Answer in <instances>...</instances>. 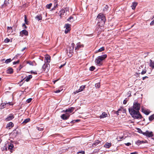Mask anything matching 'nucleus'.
Segmentation results:
<instances>
[{
  "mask_svg": "<svg viewBox=\"0 0 154 154\" xmlns=\"http://www.w3.org/2000/svg\"><path fill=\"white\" fill-rule=\"evenodd\" d=\"M140 107V105L137 102H134L133 105L131 107L135 111H139Z\"/></svg>",
  "mask_w": 154,
  "mask_h": 154,
  "instance_id": "5",
  "label": "nucleus"
},
{
  "mask_svg": "<svg viewBox=\"0 0 154 154\" xmlns=\"http://www.w3.org/2000/svg\"><path fill=\"white\" fill-rule=\"evenodd\" d=\"M74 45V43H72L70 45L68 46L67 48V53L68 54V56L69 57H71L73 53Z\"/></svg>",
  "mask_w": 154,
  "mask_h": 154,
  "instance_id": "4",
  "label": "nucleus"
},
{
  "mask_svg": "<svg viewBox=\"0 0 154 154\" xmlns=\"http://www.w3.org/2000/svg\"><path fill=\"white\" fill-rule=\"evenodd\" d=\"M70 25L69 24H66L64 26V27L66 28V29H65L64 31L65 33H67L68 32L70 31Z\"/></svg>",
  "mask_w": 154,
  "mask_h": 154,
  "instance_id": "8",
  "label": "nucleus"
},
{
  "mask_svg": "<svg viewBox=\"0 0 154 154\" xmlns=\"http://www.w3.org/2000/svg\"><path fill=\"white\" fill-rule=\"evenodd\" d=\"M10 42V39L8 38H6L4 40V42L5 43H8Z\"/></svg>",
  "mask_w": 154,
  "mask_h": 154,
  "instance_id": "42",
  "label": "nucleus"
},
{
  "mask_svg": "<svg viewBox=\"0 0 154 154\" xmlns=\"http://www.w3.org/2000/svg\"><path fill=\"white\" fill-rule=\"evenodd\" d=\"M85 88V86H82L80 87V88L79 89V91H82Z\"/></svg>",
  "mask_w": 154,
  "mask_h": 154,
  "instance_id": "36",
  "label": "nucleus"
},
{
  "mask_svg": "<svg viewBox=\"0 0 154 154\" xmlns=\"http://www.w3.org/2000/svg\"><path fill=\"white\" fill-rule=\"evenodd\" d=\"M14 126V124L11 122H10L8 123L6 125V128L10 129Z\"/></svg>",
  "mask_w": 154,
  "mask_h": 154,
  "instance_id": "15",
  "label": "nucleus"
},
{
  "mask_svg": "<svg viewBox=\"0 0 154 154\" xmlns=\"http://www.w3.org/2000/svg\"><path fill=\"white\" fill-rule=\"evenodd\" d=\"M31 73L32 74H36L37 72H34L33 71H31Z\"/></svg>",
  "mask_w": 154,
  "mask_h": 154,
  "instance_id": "51",
  "label": "nucleus"
},
{
  "mask_svg": "<svg viewBox=\"0 0 154 154\" xmlns=\"http://www.w3.org/2000/svg\"><path fill=\"white\" fill-rule=\"evenodd\" d=\"M32 100V99L31 98H29L27 100L26 102L28 103H29Z\"/></svg>",
  "mask_w": 154,
  "mask_h": 154,
  "instance_id": "43",
  "label": "nucleus"
},
{
  "mask_svg": "<svg viewBox=\"0 0 154 154\" xmlns=\"http://www.w3.org/2000/svg\"><path fill=\"white\" fill-rule=\"evenodd\" d=\"M26 48V47L24 48H23L22 49L21 51H24V50H25Z\"/></svg>",
  "mask_w": 154,
  "mask_h": 154,
  "instance_id": "61",
  "label": "nucleus"
},
{
  "mask_svg": "<svg viewBox=\"0 0 154 154\" xmlns=\"http://www.w3.org/2000/svg\"><path fill=\"white\" fill-rule=\"evenodd\" d=\"M149 120L150 121L154 119V114L150 116L149 118Z\"/></svg>",
  "mask_w": 154,
  "mask_h": 154,
  "instance_id": "30",
  "label": "nucleus"
},
{
  "mask_svg": "<svg viewBox=\"0 0 154 154\" xmlns=\"http://www.w3.org/2000/svg\"><path fill=\"white\" fill-rule=\"evenodd\" d=\"M107 115L105 112H103L102 114L100 116V119H103L106 117Z\"/></svg>",
  "mask_w": 154,
  "mask_h": 154,
  "instance_id": "22",
  "label": "nucleus"
},
{
  "mask_svg": "<svg viewBox=\"0 0 154 154\" xmlns=\"http://www.w3.org/2000/svg\"><path fill=\"white\" fill-rule=\"evenodd\" d=\"M109 8L108 6L107 5H106L105 7V9H107Z\"/></svg>",
  "mask_w": 154,
  "mask_h": 154,
  "instance_id": "58",
  "label": "nucleus"
},
{
  "mask_svg": "<svg viewBox=\"0 0 154 154\" xmlns=\"http://www.w3.org/2000/svg\"><path fill=\"white\" fill-rule=\"evenodd\" d=\"M11 58L8 59L6 60L5 63L6 64H8V63L10 62L11 61Z\"/></svg>",
  "mask_w": 154,
  "mask_h": 154,
  "instance_id": "35",
  "label": "nucleus"
},
{
  "mask_svg": "<svg viewBox=\"0 0 154 154\" xmlns=\"http://www.w3.org/2000/svg\"><path fill=\"white\" fill-rule=\"evenodd\" d=\"M137 131L140 134H143V132L141 130L140 128H137Z\"/></svg>",
  "mask_w": 154,
  "mask_h": 154,
  "instance_id": "38",
  "label": "nucleus"
},
{
  "mask_svg": "<svg viewBox=\"0 0 154 154\" xmlns=\"http://www.w3.org/2000/svg\"><path fill=\"white\" fill-rule=\"evenodd\" d=\"M112 145V143H111L106 142L104 145V146L106 148H109Z\"/></svg>",
  "mask_w": 154,
  "mask_h": 154,
  "instance_id": "19",
  "label": "nucleus"
},
{
  "mask_svg": "<svg viewBox=\"0 0 154 154\" xmlns=\"http://www.w3.org/2000/svg\"><path fill=\"white\" fill-rule=\"evenodd\" d=\"M148 78V77L147 76H146L143 77L142 79L143 80L145 79L146 78Z\"/></svg>",
  "mask_w": 154,
  "mask_h": 154,
  "instance_id": "56",
  "label": "nucleus"
},
{
  "mask_svg": "<svg viewBox=\"0 0 154 154\" xmlns=\"http://www.w3.org/2000/svg\"><path fill=\"white\" fill-rule=\"evenodd\" d=\"M45 58L47 62L48 63L50 62V57L49 56L46 57Z\"/></svg>",
  "mask_w": 154,
  "mask_h": 154,
  "instance_id": "31",
  "label": "nucleus"
},
{
  "mask_svg": "<svg viewBox=\"0 0 154 154\" xmlns=\"http://www.w3.org/2000/svg\"><path fill=\"white\" fill-rule=\"evenodd\" d=\"M19 60H18L16 61H15V62H14L13 63V64L14 65V64H17V63H19Z\"/></svg>",
  "mask_w": 154,
  "mask_h": 154,
  "instance_id": "47",
  "label": "nucleus"
},
{
  "mask_svg": "<svg viewBox=\"0 0 154 154\" xmlns=\"http://www.w3.org/2000/svg\"><path fill=\"white\" fill-rule=\"evenodd\" d=\"M20 35L21 36H23V35H28V32L26 30H23L20 32Z\"/></svg>",
  "mask_w": 154,
  "mask_h": 154,
  "instance_id": "11",
  "label": "nucleus"
},
{
  "mask_svg": "<svg viewBox=\"0 0 154 154\" xmlns=\"http://www.w3.org/2000/svg\"><path fill=\"white\" fill-rule=\"evenodd\" d=\"M95 86L96 88H99L100 86V83H96L95 85Z\"/></svg>",
  "mask_w": 154,
  "mask_h": 154,
  "instance_id": "33",
  "label": "nucleus"
},
{
  "mask_svg": "<svg viewBox=\"0 0 154 154\" xmlns=\"http://www.w3.org/2000/svg\"><path fill=\"white\" fill-rule=\"evenodd\" d=\"M49 64L48 63H45L44 64L42 67L43 70L46 72H47L48 71V69H49Z\"/></svg>",
  "mask_w": 154,
  "mask_h": 154,
  "instance_id": "6",
  "label": "nucleus"
},
{
  "mask_svg": "<svg viewBox=\"0 0 154 154\" xmlns=\"http://www.w3.org/2000/svg\"><path fill=\"white\" fill-rule=\"evenodd\" d=\"M6 72L8 74H12L13 73V69L12 68H10L7 70Z\"/></svg>",
  "mask_w": 154,
  "mask_h": 154,
  "instance_id": "21",
  "label": "nucleus"
},
{
  "mask_svg": "<svg viewBox=\"0 0 154 154\" xmlns=\"http://www.w3.org/2000/svg\"><path fill=\"white\" fill-rule=\"evenodd\" d=\"M35 18L38 20H42V17L41 15H38L35 17Z\"/></svg>",
  "mask_w": 154,
  "mask_h": 154,
  "instance_id": "26",
  "label": "nucleus"
},
{
  "mask_svg": "<svg viewBox=\"0 0 154 154\" xmlns=\"http://www.w3.org/2000/svg\"><path fill=\"white\" fill-rule=\"evenodd\" d=\"M9 0H5L4 2V5L6 6L9 4Z\"/></svg>",
  "mask_w": 154,
  "mask_h": 154,
  "instance_id": "32",
  "label": "nucleus"
},
{
  "mask_svg": "<svg viewBox=\"0 0 154 154\" xmlns=\"http://www.w3.org/2000/svg\"><path fill=\"white\" fill-rule=\"evenodd\" d=\"M142 111L146 115H148L149 113L150 112L148 110L144 109L143 107L142 108Z\"/></svg>",
  "mask_w": 154,
  "mask_h": 154,
  "instance_id": "14",
  "label": "nucleus"
},
{
  "mask_svg": "<svg viewBox=\"0 0 154 154\" xmlns=\"http://www.w3.org/2000/svg\"><path fill=\"white\" fill-rule=\"evenodd\" d=\"M73 110L74 108L72 107H71L65 110V112L66 113H68L69 114V113H71L73 111Z\"/></svg>",
  "mask_w": 154,
  "mask_h": 154,
  "instance_id": "13",
  "label": "nucleus"
},
{
  "mask_svg": "<svg viewBox=\"0 0 154 154\" xmlns=\"http://www.w3.org/2000/svg\"><path fill=\"white\" fill-rule=\"evenodd\" d=\"M6 105L4 103H2L0 105V109H2L4 108L5 106V105Z\"/></svg>",
  "mask_w": 154,
  "mask_h": 154,
  "instance_id": "29",
  "label": "nucleus"
},
{
  "mask_svg": "<svg viewBox=\"0 0 154 154\" xmlns=\"http://www.w3.org/2000/svg\"><path fill=\"white\" fill-rule=\"evenodd\" d=\"M73 19V17H72L71 16L67 20L68 21H71V20L72 19Z\"/></svg>",
  "mask_w": 154,
  "mask_h": 154,
  "instance_id": "46",
  "label": "nucleus"
},
{
  "mask_svg": "<svg viewBox=\"0 0 154 154\" xmlns=\"http://www.w3.org/2000/svg\"><path fill=\"white\" fill-rule=\"evenodd\" d=\"M83 46L81 44V43L79 42L78 43L76 44V47L75 48V50H79V48L82 47Z\"/></svg>",
  "mask_w": 154,
  "mask_h": 154,
  "instance_id": "17",
  "label": "nucleus"
},
{
  "mask_svg": "<svg viewBox=\"0 0 154 154\" xmlns=\"http://www.w3.org/2000/svg\"><path fill=\"white\" fill-rule=\"evenodd\" d=\"M107 56L106 54L98 56L95 61L96 64L99 66H102L103 63L102 61L106 58Z\"/></svg>",
  "mask_w": 154,
  "mask_h": 154,
  "instance_id": "3",
  "label": "nucleus"
},
{
  "mask_svg": "<svg viewBox=\"0 0 154 154\" xmlns=\"http://www.w3.org/2000/svg\"><path fill=\"white\" fill-rule=\"evenodd\" d=\"M51 5H52L51 3H50L48 5H46V7H47V8L50 9V7H51Z\"/></svg>",
  "mask_w": 154,
  "mask_h": 154,
  "instance_id": "41",
  "label": "nucleus"
},
{
  "mask_svg": "<svg viewBox=\"0 0 154 154\" xmlns=\"http://www.w3.org/2000/svg\"><path fill=\"white\" fill-rule=\"evenodd\" d=\"M37 128L38 129V131H42L43 129L42 128H39V127H37Z\"/></svg>",
  "mask_w": 154,
  "mask_h": 154,
  "instance_id": "52",
  "label": "nucleus"
},
{
  "mask_svg": "<svg viewBox=\"0 0 154 154\" xmlns=\"http://www.w3.org/2000/svg\"><path fill=\"white\" fill-rule=\"evenodd\" d=\"M137 4V3L136 2H134L132 3L131 5V7L132 9H134L135 8Z\"/></svg>",
  "mask_w": 154,
  "mask_h": 154,
  "instance_id": "25",
  "label": "nucleus"
},
{
  "mask_svg": "<svg viewBox=\"0 0 154 154\" xmlns=\"http://www.w3.org/2000/svg\"><path fill=\"white\" fill-rule=\"evenodd\" d=\"M142 142L141 141H140V140H138L137 141L136 143V144L138 145H140V144H141Z\"/></svg>",
  "mask_w": 154,
  "mask_h": 154,
  "instance_id": "44",
  "label": "nucleus"
},
{
  "mask_svg": "<svg viewBox=\"0 0 154 154\" xmlns=\"http://www.w3.org/2000/svg\"><path fill=\"white\" fill-rule=\"evenodd\" d=\"M78 153H80L83 154H84L85 152L84 151H81L78 152Z\"/></svg>",
  "mask_w": 154,
  "mask_h": 154,
  "instance_id": "49",
  "label": "nucleus"
},
{
  "mask_svg": "<svg viewBox=\"0 0 154 154\" xmlns=\"http://www.w3.org/2000/svg\"><path fill=\"white\" fill-rule=\"evenodd\" d=\"M137 152H133L131 153L130 154H137Z\"/></svg>",
  "mask_w": 154,
  "mask_h": 154,
  "instance_id": "59",
  "label": "nucleus"
},
{
  "mask_svg": "<svg viewBox=\"0 0 154 154\" xmlns=\"http://www.w3.org/2000/svg\"><path fill=\"white\" fill-rule=\"evenodd\" d=\"M123 138V136L122 137H119V138L120 139H122Z\"/></svg>",
  "mask_w": 154,
  "mask_h": 154,
  "instance_id": "62",
  "label": "nucleus"
},
{
  "mask_svg": "<svg viewBox=\"0 0 154 154\" xmlns=\"http://www.w3.org/2000/svg\"><path fill=\"white\" fill-rule=\"evenodd\" d=\"M100 142L98 140H97L95 141L94 143L92 144V146L93 147H94L97 146L98 144L99 143H100Z\"/></svg>",
  "mask_w": 154,
  "mask_h": 154,
  "instance_id": "23",
  "label": "nucleus"
},
{
  "mask_svg": "<svg viewBox=\"0 0 154 154\" xmlns=\"http://www.w3.org/2000/svg\"><path fill=\"white\" fill-rule=\"evenodd\" d=\"M30 120V119L29 118H28V119H25L24 121L23 122V123H24V124H26V123H27L28 122H29Z\"/></svg>",
  "mask_w": 154,
  "mask_h": 154,
  "instance_id": "34",
  "label": "nucleus"
},
{
  "mask_svg": "<svg viewBox=\"0 0 154 154\" xmlns=\"http://www.w3.org/2000/svg\"><path fill=\"white\" fill-rule=\"evenodd\" d=\"M74 121H71V122H70L71 123H74Z\"/></svg>",
  "mask_w": 154,
  "mask_h": 154,
  "instance_id": "64",
  "label": "nucleus"
},
{
  "mask_svg": "<svg viewBox=\"0 0 154 154\" xmlns=\"http://www.w3.org/2000/svg\"><path fill=\"white\" fill-rule=\"evenodd\" d=\"M7 30L8 33L9 34H11L13 32L12 28L11 27L8 26Z\"/></svg>",
  "mask_w": 154,
  "mask_h": 154,
  "instance_id": "16",
  "label": "nucleus"
},
{
  "mask_svg": "<svg viewBox=\"0 0 154 154\" xmlns=\"http://www.w3.org/2000/svg\"><path fill=\"white\" fill-rule=\"evenodd\" d=\"M1 149L2 151L7 150V144H6L3 147L1 148Z\"/></svg>",
  "mask_w": 154,
  "mask_h": 154,
  "instance_id": "28",
  "label": "nucleus"
},
{
  "mask_svg": "<svg viewBox=\"0 0 154 154\" xmlns=\"http://www.w3.org/2000/svg\"><path fill=\"white\" fill-rule=\"evenodd\" d=\"M24 21L25 23L26 24H28V21L27 20V18L26 15H25L24 17Z\"/></svg>",
  "mask_w": 154,
  "mask_h": 154,
  "instance_id": "37",
  "label": "nucleus"
},
{
  "mask_svg": "<svg viewBox=\"0 0 154 154\" xmlns=\"http://www.w3.org/2000/svg\"><path fill=\"white\" fill-rule=\"evenodd\" d=\"M22 68V66H21V65H20V69H21Z\"/></svg>",
  "mask_w": 154,
  "mask_h": 154,
  "instance_id": "63",
  "label": "nucleus"
},
{
  "mask_svg": "<svg viewBox=\"0 0 154 154\" xmlns=\"http://www.w3.org/2000/svg\"><path fill=\"white\" fill-rule=\"evenodd\" d=\"M146 72V70L145 69H144L142 71V72H141V74L142 75H143V74H145Z\"/></svg>",
  "mask_w": 154,
  "mask_h": 154,
  "instance_id": "45",
  "label": "nucleus"
},
{
  "mask_svg": "<svg viewBox=\"0 0 154 154\" xmlns=\"http://www.w3.org/2000/svg\"><path fill=\"white\" fill-rule=\"evenodd\" d=\"M60 90H58L56 91H55V92L57 93L59 92H60Z\"/></svg>",
  "mask_w": 154,
  "mask_h": 154,
  "instance_id": "60",
  "label": "nucleus"
},
{
  "mask_svg": "<svg viewBox=\"0 0 154 154\" xmlns=\"http://www.w3.org/2000/svg\"><path fill=\"white\" fill-rule=\"evenodd\" d=\"M65 65V64H63V65H61L60 67V68H61L63 66H64Z\"/></svg>",
  "mask_w": 154,
  "mask_h": 154,
  "instance_id": "57",
  "label": "nucleus"
},
{
  "mask_svg": "<svg viewBox=\"0 0 154 154\" xmlns=\"http://www.w3.org/2000/svg\"><path fill=\"white\" fill-rule=\"evenodd\" d=\"M96 20L98 21V25L102 27L103 26L105 22L106 19L103 14L100 13L97 16Z\"/></svg>",
  "mask_w": 154,
  "mask_h": 154,
  "instance_id": "2",
  "label": "nucleus"
},
{
  "mask_svg": "<svg viewBox=\"0 0 154 154\" xmlns=\"http://www.w3.org/2000/svg\"><path fill=\"white\" fill-rule=\"evenodd\" d=\"M95 68L94 66H92L91 67H90L89 68V70L91 71H93L95 69Z\"/></svg>",
  "mask_w": 154,
  "mask_h": 154,
  "instance_id": "40",
  "label": "nucleus"
},
{
  "mask_svg": "<svg viewBox=\"0 0 154 154\" xmlns=\"http://www.w3.org/2000/svg\"><path fill=\"white\" fill-rule=\"evenodd\" d=\"M125 144L127 146H129L131 145V143H125Z\"/></svg>",
  "mask_w": 154,
  "mask_h": 154,
  "instance_id": "48",
  "label": "nucleus"
},
{
  "mask_svg": "<svg viewBox=\"0 0 154 154\" xmlns=\"http://www.w3.org/2000/svg\"><path fill=\"white\" fill-rule=\"evenodd\" d=\"M105 49V48L104 47H103L100 49H99L97 51L96 53H97L98 52H101L103 51Z\"/></svg>",
  "mask_w": 154,
  "mask_h": 154,
  "instance_id": "27",
  "label": "nucleus"
},
{
  "mask_svg": "<svg viewBox=\"0 0 154 154\" xmlns=\"http://www.w3.org/2000/svg\"><path fill=\"white\" fill-rule=\"evenodd\" d=\"M69 116L70 115L68 113H66L61 115V117L63 120H66L69 118Z\"/></svg>",
  "mask_w": 154,
  "mask_h": 154,
  "instance_id": "10",
  "label": "nucleus"
},
{
  "mask_svg": "<svg viewBox=\"0 0 154 154\" xmlns=\"http://www.w3.org/2000/svg\"><path fill=\"white\" fill-rule=\"evenodd\" d=\"M7 146H8V149L10 150V151L11 152H12L13 151L12 150L13 149L14 147V146L13 144L11 143H8V144Z\"/></svg>",
  "mask_w": 154,
  "mask_h": 154,
  "instance_id": "12",
  "label": "nucleus"
},
{
  "mask_svg": "<svg viewBox=\"0 0 154 154\" xmlns=\"http://www.w3.org/2000/svg\"><path fill=\"white\" fill-rule=\"evenodd\" d=\"M149 66L152 69H154V61H152L151 60H149Z\"/></svg>",
  "mask_w": 154,
  "mask_h": 154,
  "instance_id": "20",
  "label": "nucleus"
},
{
  "mask_svg": "<svg viewBox=\"0 0 154 154\" xmlns=\"http://www.w3.org/2000/svg\"><path fill=\"white\" fill-rule=\"evenodd\" d=\"M22 26L23 27H24V28L25 29H26V28H27V27L26 26V25H25V23H23V25H22Z\"/></svg>",
  "mask_w": 154,
  "mask_h": 154,
  "instance_id": "55",
  "label": "nucleus"
},
{
  "mask_svg": "<svg viewBox=\"0 0 154 154\" xmlns=\"http://www.w3.org/2000/svg\"><path fill=\"white\" fill-rule=\"evenodd\" d=\"M80 91H79V90H76V91H74V93L75 94H76L79 92H80Z\"/></svg>",
  "mask_w": 154,
  "mask_h": 154,
  "instance_id": "53",
  "label": "nucleus"
},
{
  "mask_svg": "<svg viewBox=\"0 0 154 154\" xmlns=\"http://www.w3.org/2000/svg\"><path fill=\"white\" fill-rule=\"evenodd\" d=\"M127 100H125L123 102V103L124 104H125L127 103Z\"/></svg>",
  "mask_w": 154,
  "mask_h": 154,
  "instance_id": "54",
  "label": "nucleus"
},
{
  "mask_svg": "<svg viewBox=\"0 0 154 154\" xmlns=\"http://www.w3.org/2000/svg\"><path fill=\"white\" fill-rule=\"evenodd\" d=\"M65 13V10H60V14H59V15L61 17L62 15V13Z\"/></svg>",
  "mask_w": 154,
  "mask_h": 154,
  "instance_id": "39",
  "label": "nucleus"
},
{
  "mask_svg": "<svg viewBox=\"0 0 154 154\" xmlns=\"http://www.w3.org/2000/svg\"><path fill=\"white\" fill-rule=\"evenodd\" d=\"M129 112L132 117L134 119H141L142 117L139 111H135L132 107L128 109Z\"/></svg>",
  "mask_w": 154,
  "mask_h": 154,
  "instance_id": "1",
  "label": "nucleus"
},
{
  "mask_svg": "<svg viewBox=\"0 0 154 154\" xmlns=\"http://www.w3.org/2000/svg\"><path fill=\"white\" fill-rule=\"evenodd\" d=\"M32 78V75H30L27 76H26L24 79H25V81L28 82H29Z\"/></svg>",
  "mask_w": 154,
  "mask_h": 154,
  "instance_id": "18",
  "label": "nucleus"
},
{
  "mask_svg": "<svg viewBox=\"0 0 154 154\" xmlns=\"http://www.w3.org/2000/svg\"><path fill=\"white\" fill-rule=\"evenodd\" d=\"M154 25V20H153L150 23V25L152 26Z\"/></svg>",
  "mask_w": 154,
  "mask_h": 154,
  "instance_id": "50",
  "label": "nucleus"
},
{
  "mask_svg": "<svg viewBox=\"0 0 154 154\" xmlns=\"http://www.w3.org/2000/svg\"><path fill=\"white\" fill-rule=\"evenodd\" d=\"M143 135L146 136V137H150L153 136L152 132V131L149 132L148 131L143 133Z\"/></svg>",
  "mask_w": 154,
  "mask_h": 154,
  "instance_id": "7",
  "label": "nucleus"
},
{
  "mask_svg": "<svg viewBox=\"0 0 154 154\" xmlns=\"http://www.w3.org/2000/svg\"><path fill=\"white\" fill-rule=\"evenodd\" d=\"M14 115L12 114H10L5 119L6 121H9L12 120L14 118Z\"/></svg>",
  "mask_w": 154,
  "mask_h": 154,
  "instance_id": "9",
  "label": "nucleus"
},
{
  "mask_svg": "<svg viewBox=\"0 0 154 154\" xmlns=\"http://www.w3.org/2000/svg\"><path fill=\"white\" fill-rule=\"evenodd\" d=\"M120 111H122L123 113H125L126 112V109L124 107L118 109L117 112Z\"/></svg>",
  "mask_w": 154,
  "mask_h": 154,
  "instance_id": "24",
  "label": "nucleus"
}]
</instances>
